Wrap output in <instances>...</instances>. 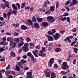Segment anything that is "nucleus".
Instances as JSON below:
<instances>
[{"instance_id": "obj_22", "label": "nucleus", "mask_w": 78, "mask_h": 78, "mask_svg": "<svg viewBox=\"0 0 78 78\" xmlns=\"http://www.w3.org/2000/svg\"><path fill=\"white\" fill-rule=\"evenodd\" d=\"M51 78H55V77H56V76H55V73H54V72L53 71L51 72Z\"/></svg>"}, {"instance_id": "obj_42", "label": "nucleus", "mask_w": 78, "mask_h": 78, "mask_svg": "<svg viewBox=\"0 0 78 78\" xmlns=\"http://www.w3.org/2000/svg\"><path fill=\"white\" fill-rule=\"evenodd\" d=\"M69 72H65L64 71H61V73L62 75H65V74H66V73H68Z\"/></svg>"}, {"instance_id": "obj_37", "label": "nucleus", "mask_w": 78, "mask_h": 78, "mask_svg": "<svg viewBox=\"0 0 78 78\" xmlns=\"http://www.w3.org/2000/svg\"><path fill=\"white\" fill-rule=\"evenodd\" d=\"M26 41L27 42H30L31 41V40L30 38V37H28L26 38Z\"/></svg>"}, {"instance_id": "obj_11", "label": "nucleus", "mask_w": 78, "mask_h": 78, "mask_svg": "<svg viewBox=\"0 0 78 78\" xmlns=\"http://www.w3.org/2000/svg\"><path fill=\"white\" fill-rule=\"evenodd\" d=\"M27 23L28 24V25H33V22H32L31 20L30 19H27ZM28 22L29 23H28Z\"/></svg>"}, {"instance_id": "obj_23", "label": "nucleus", "mask_w": 78, "mask_h": 78, "mask_svg": "<svg viewBox=\"0 0 78 78\" xmlns=\"http://www.w3.org/2000/svg\"><path fill=\"white\" fill-rule=\"evenodd\" d=\"M13 37H9L7 39V41L8 42L11 41H12L13 40Z\"/></svg>"}, {"instance_id": "obj_56", "label": "nucleus", "mask_w": 78, "mask_h": 78, "mask_svg": "<svg viewBox=\"0 0 78 78\" xmlns=\"http://www.w3.org/2000/svg\"><path fill=\"white\" fill-rule=\"evenodd\" d=\"M28 43H26L23 46V47H28Z\"/></svg>"}, {"instance_id": "obj_61", "label": "nucleus", "mask_w": 78, "mask_h": 78, "mask_svg": "<svg viewBox=\"0 0 78 78\" xmlns=\"http://www.w3.org/2000/svg\"><path fill=\"white\" fill-rule=\"evenodd\" d=\"M30 58L32 59V60L34 59V56L32 55L30 57Z\"/></svg>"}, {"instance_id": "obj_15", "label": "nucleus", "mask_w": 78, "mask_h": 78, "mask_svg": "<svg viewBox=\"0 0 78 78\" xmlns=\"http://www.w3.org/2000/svg\"><path fill=\"white\" fill-rule=\"evenodd\" d=\"M34 25L35 28H36V29H38L40 27L39 25V24L37 23H34Z\"/></svg>"}, {"instance_id": "obj_44", "label": "nucleus", "mask_w": 78, "mask_h": 78, "mask_svg": "<svg viewBox=\"0 0 78 78\" xmlns=\"http://www.w3.org/2000/svg\"><path fill=\"white\" fill-rule=\"evenodd\" d=\"M16 5L17 6L18 9H20V4H19V3H17L16 4Z\"/></svg>"}, {"instance_id": "obj_43", "label": "nucleus", "mask_w": 78, "mask_h": 78, "mask_svg": "<svg viewBox=\"0 0 78 78\" xmlns=\"http://www.w3.org/2000/svg\"><path fill=\"white\" fill-rule=\"evenodd\" d=\"M13 35L15 36H19V34L16 32H14L13 33Z\"/></svg>"}, {"instance_id": "obj_30", "label": "nucleus", "mask_w": 78, "mask_h": 78, "mask_svg": "<svg viewBox=\"0 0 78 78\" xmlns=\"http://www.w3.org/2000/svg\"><path fill=\"white\" fill-rule=\"evenodd\" d=\"M5 5L6 6V7L8 8H9V2L7 1H6L5 2Z\"/></svg>"}, {"instance_id": "obj_54", "label": "nucleus", "mask_w": 78, "mask_h": 78, "mask_svg": "<svg viewBox=\"0 0 78 78\" xmlns=\"http://www.w3.org/2000/svg\"><path fill=\"white\" fill-rule=\"evenodd\" d=\"M30 46H32V47H34V43H30Z\"/></svg>"}, {"instance_id": "obj_10", "label": "nucleus", "mask_w": 78, "mask_h": 78, "mask_svg": "<svg viewBox=\"0 0 78 78\" xmlns=\"http://www.w3.org/2000/svg\"><path fill=\"white\" fill-rule=\"evenodd\" d=\"M64 42H66V41H68V42H69L70 44L72 43V41L70 40V37H67L64 40Z\"/></svg>"}, {"instance_id": "obj_35", "label": "nucleus", "mask_w": 78, "mask_h": 78, "mask_svg": "<svg viewBox=\"0 0 78 78\" xmlns=\"http://www.w3.org/2000/svg\"><path fill=\"white\" fill-rule=\"evenodd\" d=\"M20 62L21 63H22V64H25V63H26V60L22 59L21 60Z\"/></svg>"}, {"instance_id": "obj_57", "label": "nucleus", "mask_w": 78, "mask_h": 78, "mask_svg": "<svg viewBox=\"0 0 78 78\" xmlns=\"http://www.w3.org/2000/svg\"><path fill=\"white\" fill-rule=\"evenodd\" d=\"M10 69V65H8V66L6 68V70H8Z\"/></svg>"}, {"instance_id": "obj_1", "label": "nucleus", "mask_w": 78, "mask_h": 78, "mask_svg": "<svg viewBox=\"0 0 78 78\" xmlns=\"http://www.w3.org/2000/svg\"><path fill=\"white\" fill-rule=\"evenodd\" d=\"M47 21H48L49 22H51V23H52L55 20L53 16H48L47 17Z\"/></svg>"}, {"instance_id": "obj_6", "label": "nucleus", "mask_w": 78, "mask_h": 78, "mask_svg": "<svg viewBox=\"0 0 78 78\" xmlns=\"http://www.w3.org/2000/svg\"><path fill=\"white\" fill-rule=\"evenodd\" d=\"M27 76L26 78H33L32 76V72H27Z\"/></svg>"}, {"instance_id": "obj_62", "label": "nucleus", "mask_w": 78, "mask_h": 78, "mask_svg": "<svg viewBox=\"0 0 78 78\" xmlns=\"http://www.w3.org/2000/svg\"><path fill=\"white\" fill-rule=\"evenodd\" d=\"M24 70H28V67H25L24 68Z\"/></svg>"}, {"instance_id": "obj_39", "label": "nucleus", "mask_w": 78, "mask_h": 78, "mask_svg": "<svg viewBox=\"0 0 78 78\" xmlns=\"http://www.w3.org/2000/svg\"><path fill=\"white\" fill-rule=\"evenodd\" d=\"M48 33L49 35H53V33L51 31H49L48 32Z\"/></svg>"}, {"instance_id": "obj_60", "label": "nucleus", "mask_w": 78, "mask_h": 78, "mask_svg": "<svg viewBox=\"0 0 78 78\" xmlns=\"http://www.w3.org/2000/svg\"><path fill=\"white\" fill-rule=\"evenodd\" d=\"M22 51V48L20 49L18 52V54H19V53H20Z\"/></svg>"}, {"instance_id": "obj_49", "label": "nucleus", "mask_w": 78, "mask_h": 78, "mask_svg": "<svg viewBox=\"0 0 78 78\" xmlns=\"http://www.w3.org/2000/svg\"><path fill=\"white\" fill-rule=\"evenodd\" d=\"M5 61V58L4 57H2L0 59V61L2 62V61Z\"/></svg>"}, {"instance_id": "obj_8", "label": "nucleus", "mask_w": 78, "mask_h": 78, "mask_svg": "<svg viewBox=\"0 0 78 78\" xmlns=\"http://www.w3.org/2000/svg\"><path fill=\"white\" fill-rule=\"evenodd\" d=\"M78 2L76 0H73V2H72L71 4H70V6H74L76 4L78 3Z\"/></svg>"}, {"instance_id": "obj_17", "label": "nucleus", "mask_w": 78, "mask_h": 78, "mask_svg": "<svg viewBox=\"0 0 78 78\" xmlns=\"http://www.w3.org/2000/svg\"><path fill=\"white\" fill-rule=\"evenodd\" d=\"M15 41L16 42L17 44H19V42H20V40H19V38H13Z\"/></svg>"}, {"instance_id": "obj_38", "label": "nucleus", "mask_w": 78, "mask_h": 78, "mask_svg": "<svg viewBox=\"0 0 78 78\" xmlns=\"http://www.w3.org/2000/svg\"><path fill=\"white\" fill-rule=\"evenodd\" d=\"M37 19L38 22H41L42 20V19L40 18H37Z\"/></svg>"}, {"instance_id": "obj_33", "label": "nucleus", "mask_w": 78, "mask_h": 78, "mask_svg": "<svg viewBox=\"0 0 78 78\" xmlns=\"http://www.w3.org/2000/svg\"><path fill=\"white\" fill-rule=\"evenodd\" d=\"M9 74L15 75V74H16V73L13 71H10L9 72Z\"/></svg>"}, {"instance_id": "obj_40", "label": "nucleus", "mask_w": 78, "mask_h": 78, "mask_svg": "<svg viewBox=\"0 0 78 78\" xmlns=\"http://www.w3.org/2000/svg\"><path fill=\"white\" fill-rule=\"evenodd\" d=\"M27 55L28 56H29V57L32 55V54H31V53L30 52H28L27 53Z\"/></svg>"}, {"instance_id": "obj_46", "label": "nucleus", "mask_w": 78, "mask_h": 78, "mask_svg": "<svg viewBox=\"0 0 78 78\" xmlns=\"http://www.w3.org/2000/svg\"><path fill=\"white\" fill-rule=\"evenodd\" d=\"M44 44L45 46H47V45H48V42H47V41H45L44 43Z\"/></svg>"}, {"instance_id": "obj_18", "label": "nucleus", "mask_w": 78, "mask_h": 78, "mask_svg": "<svg viewBox=\"0 0 78 78\" xmlns=\"http://www.w3.org/2000/svg\"><path fill=\"white\" fill-rule=\"evenodd\" d=\"M23 44H24L23 41H21L20 43L18 44V46L19 47H21V46L23 45Z\"/></svg>"}, {"instance_id": "obj_7", "label": "nucleus", "mask_w": 78, "mask_h": 78, "mask_svg": "<svg viewBox=\"0 0 78 78\" xmlns=\"http://www.w3.org/2000/svg\"><path fill=\"white\" fill-rule=\"evenodd\" d=\"M12 9H10L9 12H7V20L9 21L11 14H12Z\"/></svg>"}, {"instance_id": "obj_59", "label": "nucleus", "mask_w": 78, "mask_h": 78, "mask_svg": "<svg viewBox=\"0 0 78 78\" xmlns=\"http://www.w3.org/2000/svg\"><path fill=\"white\" fill-rule=\"evenodd\" d=\"M65 32V30H62L61 31H60V33H61V34H63L64 33V32Z\"/></svg>"}, {"instance_id": "obj_41", "label": "nucleus", "mask_w": 78, "mask_h": 78, "mask_svg": "<svg viewBox=\"0 0 78 78\" xmlns=\"http://www.w3.org/2000/svg\"><path fill=\"white\" fill-rule=\"evenodd\" d=\"M66 20L69 23L70 22V17H68L66 18Z\"/></svg>"}, {"instance_id": "obj_24", "label": "nucleus", "mask_w": 78, "mask_h": 78, "mask_svg": "<svg viewBox=\"0 0 78 78\" xmlns=\"http://www.w3.org/2000/svg\"><path fill=\"white\" fill-rule=\"evenodd\" d=\"M10 55L11 56L13 57H14L16 56V54H15V53H14L13 51L11 52Z\"/></svg>"}, {"instance_id": "obj_4", "label": "nucleus", "mask_w": 78, "mask_h": 78, "mask_svg": "<svg viewBox=\"0 0 78 78\" xmlns=\"http://www.w3.org/2000/svg\"><path fill=\"white\" fill-rule=\"evenodd\" d=\"M47 55L45 53H44L42 50H41L38 53V56H41V57H45Z\"/></svg>"}, {"instance_id": "obj_14", "label": "nucleus", "mask_w": 78, "mask_h": 78, "mask_svg": "<svg viewBox=\"0 0 78 78\" xmlns=\"http://www.w3.org/2000/svg\"><path fill=\"white\" fill-rule=\"evenodd\" d=\"M50 73H51V71H50L48 72H46V76H47V77H48V78H49V77L50 76Z\"/></svg>"}, {"instance_id": "obj_51", "label": "nucleus", "mask_w": 78, "mask_h": 78, "mask_svg": "<svg viewBox=\"0 0 78 78\" xmlns=\"http://www.w3.org/2000/svg\"><path fill=\"white\" fill-rule=\"evenodd\" d=\"M51 30L53 33H55L56 31V30H55V29H52Z\"/></svg>"}, {"instance_id": "obj_45", "label": "nucleus", "mask_w": 78, "mask_h": 78, "mask_svg": "<svg viewBox=\"0 0 78 78\" xmlns=\"http://www.w3.org/2000/svg\"><path fill=\"white\" fill-rule=\"evenodd\" d=\"M5 75L6 76H8V75L9 74V72H8V71H6L5 72Z\"/></svg>"}, {"instance_id": "obj_13", "label": "nucleus", "mask_w": 78, "mask_h": 78, "mask_svg": "<svg viewBox=\"0 0 78 78\" xmlns=\"http://www.w3.org/2000/svg\"><path fill=\"white\" fill-rule=\"evenodd\" d=\"M42 25L43 27H47L48 25V23L46 22H44L42 23Z\"/></svg>"}, {"instance_id": "obj_55", "label": "nucleus", "mask_w": 78, "mask_h": 78, "mask_svg": "<svg viewBox=\"0 0 78 78\" xmlns=\"http://www.w3.org/2000/svg\"><path fill=\"white\" fill-rule=\"evenodd\" d=\"M63 16L64 17H66V16H69V14L68 13H66L64 14L63 15Z\"/></svg>"}, {"instance_id": "obj_34", "label": "nucleus", "mask_w": 78, "mask_h": 78, "mask_svg": "<svg viewBox=\"0 0 78 78\" xmlns=\"http://www.w3.org/2000/svg\"><path fill=\"white\" fill-rule=\"evenodd\" d=\"M7 16H8V14H6V13H3V16L5 19H6L7 18Z\"/></svg>"}, {"instance_id": "obj_58", "label": "nucleus", "mask_w": 78, "mask_h": 78, "mask_svg": "<svg viewBox=\"0 0 78 78\" xmlns=\"http://www.w3.org/2000/svg\"><path fill=\"white\" fill-rule=\"evenodd\" d=\"M5 34L6 35H9V36H11V34L9 32H6L5 33Z\"/></svg>"}, {"instance_id": "obj_48", "label": "nucleus", "mask_w": 78, "mask_h": 78, "mask_svg": "<svg viewBox=\"0 0 78 78\" xmlns=\"http://www.w3.org/2000/svg\"><path fill=\"white\" fill-rule=\"evenodd\" d=\"M73 50L74 52L76 53H77V51H78V49L76 48H74Z\"/></svg>"}, {"instance_id": "obj_5", "label": "nucleus", "mask_w": 78, "mask_h": 78, "mask_svg": "<svg viewBox=\"0 0 78 78\" xmlns=\"http://www.w3.org/2000/svg\"><path fill=\"white\" fill-rule=\"evenodd\" d=\"M54 63V58H52L50 59V60L49 61L48 63V65L49 67H51L52 64Z\"/></svg>"}, {"instance_id": "obj_12", "label": "nucleus", "mask_w": 78, "mask_h": 78, "mask_svg": "<svg viewBox=\"0 0 78 78\" xmlns=\"http://www.w3.org/2000/svg\"><path fill=\"white\" fill-rule=\"evenodd\" d=\"M5 72V70L4 69H2L0 71V78H3V76H2V74L3 73H4Z\"/></svg>"}, {"instance_id": "obj_64", "label": "nucleus", "mask_w": 78, "mask_h": 78, "mask_svg": "<svg viewBox=\"0 0 78 78\" xmlns=\"http://www.w3.org/2000/svg\"><path fill=\"white\" fill-rule=\"evenodd\" d=\"M8 78H13V76L11 75H9L8 76Z\"/></svg>"}, {"instance_id": "obj_52", "label": "nucleus", "mask_w": 78, "mask_h": 78, "mask_svg": "<svg viewBox=\"0 0 78 78\" xmlns=\"http://www.w3.org/2000/svg\"><path fill=\"white\" fill-rule=\"evenodd\" d=\"M23 58V59H27V55H25L23 56H22Z\"/></svg>"}, {"instance_id": "obj_27", "label": "nucleus", "mask_w": 78, "mask_h": 78, "mask_svg": "<svg viewBox=\"0 0 78 78\" xmlns=\"http://www.w3.org/2000/svg\"><path fill=\"white\" fill-rule=\"evenodd\" d=\"M1 8L3 9H5L6 8V6L4 4H1Z\"/></svg>"}, {"instance_id": "obj_31", "label": "nucleus", "mask_w": 78, "mask_h": 78, "mask_svg": "<svg viewBox=\"0 0 78 78\" xmlns=\"http://www.w3.org/2000/svg\"><path fill=\"white\" fill-rule=\"evenodd\" d=\"M59 2H57L56 3V9H57L59 7Z\"/></svg>"}, {"instance_id": "obj_29", "label": "nucleus", "mask_w": 78, "mask_h": 78, "mask_svg": "<svg viewBox=\"0 0 78 78\" xmlns=\"http://www.w3.org/2000/svg\"><path fill=\"white\" fill-rule=\"evenodd\" d=\"M48 3V1H45L44 3L43 6L44 7L46 8L47 7V4Z\"/></svg>"}, {"instance_id": "obj_2", "label": "nucleus", "mask_w": 78, "mask_h": 78, "mask_svg": "<svg viewBox=\"0 0 78 78\" xmlns=\"http://www.w3.org/2000/svg\"><path fill=\"white\" fill-rule=\"evenodd\" d=\"M62 68L63 70H66L67 68H69V65L67 64V62H64L62 63Z\"/></svg>"}, {"instance_id": "obj_25", "label": "nucleus", "mask_w": 78, "mask_h": 78, "mask_svg": "<svg viewBox=\"0 0 78 78\" xmlns=\"http://www.w3.org/2000/svg\"><path fill=\"white\" fill-rule=\"evenodd\" d=\"M55 51L56 52H60L61 51V48H55Z\"/></svg>"}, {"instance_id": "obj_9", "label": "nucleus", "mask_w": 78, "mask_h": 78, "mask_svg": "<svg viewBox=\"0 0 78 78\" xmlns=\"http://www.w3.org/2000/svg\"><path fill=\"white\" fill-rule=\"evenodd\" d=\"M47 37H48V39L49 41H53L54 40V39L52 36L48 35Z\"/></svg>"}, {"instance_id": "obj_21", "label": "nucleus", "mask_w": 78, "mask_h": 78, "mask_svg": "<svg viewBox=\"0 0 78 78\" xmlns=\"http://www.w3.org/2000/svg\"><path fill=\"white\" fill-rule=\"evenodd\" d=\"M23 49L24 51H28V50H29V49H28V47H25L24 46H23Z\"/></svg>"}, {"instance_id": "obj_50", "label": "nucleus", "mask_w": 78, "mask_h": 78, "mask_svg": "<svg viewBox=\"0 0 78 78\" xmlns=\"http://www.w3.org/2000/svg\"><path fill=\"white\" fill-rule=\"evenodd\" d=\"M5 49L3 48H0V52H2V51H5Z\"/></svg>"}, {"instance_id": "obj_53", "label": "nucleus", "mask_w": 78, "mask_h": 78, "mask_svg": "<svg viewBox=\"0 0 78 78\" xmlns=\"http://www.w3.org/2000/svg\"><path fill=\"white\" fill-rule=\"evenodd\" d=\"M2 41H3V42H5V41H6V37H5L2 38Z\"/></svg>"}, {"instance_id": "obj_47", "label": "nucleus", "mask_w": 78, "mask_h": 78, "mask_svg": "<svg viewBox=\"0 0 78 78\" xmlns=\"http://www.w3.org/2000/svg\"><path fill=\"white\" fill-rule=\"evenodd\" d=\"M13 44L14 46L13 48H15V47H17V43H16V42H13Z\"/></svg>"}, {"instance_id": "obj_26", "label": "nucleus", "mask_w": 78, "mask_h": 78, "mask_svg": "<svg viewBox=\"0 0 78 78\" xmlns=\"http://www.w3.org/2000/svg\"><path fill=\"white\" fill-rule=\"evenodd\" d=\"M32 20L33 22H37V21L36 19V17L34 16H33L32 17Z\"/></svg>"}, {"instance_id": "obj_16", "label": "nucleus", "mask_w": 78, "mask_h": 78, "mask_svg": "<svg viewBox=\"0 0 78 78\" xmlns=\"http://www.w3.org/2000/svg\"><path fill=\"white\" fill-rule=\"evenodd\" d=\"M12 6L14 10H15V11H17V6H16L15 4H12Z\"/></svg>"}, {"instance_id": "obj_3", "label": "nucleus", "mask_w": 78, "mask_h": 78, "mask_svg": "<svg viewBox=\"0 0 78 78\" xmlns=\"http://www.w3.org/2000/svg\"><path fill=\"white\" fill-rule=\"evenodd\" d=\"M52 36L54 37L55 40H57L61 37V35L58 33H56L55 34V35H53Z\"/></svg>"}, {"instance_id": "obj_36", "label": "nucleus", "mask_w": 78, "mask_h": 78, "mask_svg": "<svg viewBox=\"0 0 78 78\" xmlns=\"http://www.w3.org/2000/svg\"><path fill=\"white\" fill-rule=\"evenodd\" d=\"M32 52L33 54H34V55L37 57H38V55H37V54H36V53L35 52H34V51H32Z\"/></svg>"}, {"instance_id": "obj_32", "label": "nucleus", "mask_w": 78, "mask_h": 78, "mask_svg": "<svg viewBox=\"0 0 78 78\" xmlns=\"http://www.w3.org/2000/svg\"><path fill=\"white\" fill-rule=\"evenodd\" d=\"M22 6L21 7V8H25V5H26V3L23 2L21 4Z\"/></svg>"}, {"instance_id": "obj_28", "label": "nucleus", "mask_w": 78, "mask_h": 78, "mask_svg": "<svg viewBox=\"0 0 78 78\" xmlns=\"http://www.w3.org/2000/svg\"><path fill=\"white\" fill-rule=\"evenodd\" d=\"M16 70L17 71H20V67L19 66L17 65L16 66Z\"/></svg>"}, {"instance_id": "obj_63", "label": "nucleus", "mask_w": 78, "mask_h": 78, "mask_svg": "<svg viewBox=\"0 0 78 78\" xmlns=\"http://www.w3.org/2000/svg\"><path fill=\"white\" fill-rule=\"evenodd\" d=\"M13 14H14L15 15H16V13H17V11L13 10Z\"/></svg>"}, {"instance_id": "obj_19", "label": "nucleus", "mask_w": 78, "mask_h": 78, "mask_svg": "<svg viewBox=\"0 0 78 78\" xmlns=\"http://www.w3.org/2000/svg\"><path fill=\"white\" fill-rule=\"evenodd\" d=\"M55 6H52L50 7L49 9L52 12H53L55 11Z\"/></svg>"}, {"instance_id": "obj_20", "label": "nucleus", "mask_w": 78, "mask_h": 78, "mask_svg": "<svg viewBox=\"0 0 78 78\" xmlns=\"http://www.w3.org/2000/svg\"><path fill=\"white\" fill-rule=\"evenodd\" d=\"M21 28L22 30H27V27L25 25H22L21 26Z\"/></svg>"}]
</instances>
